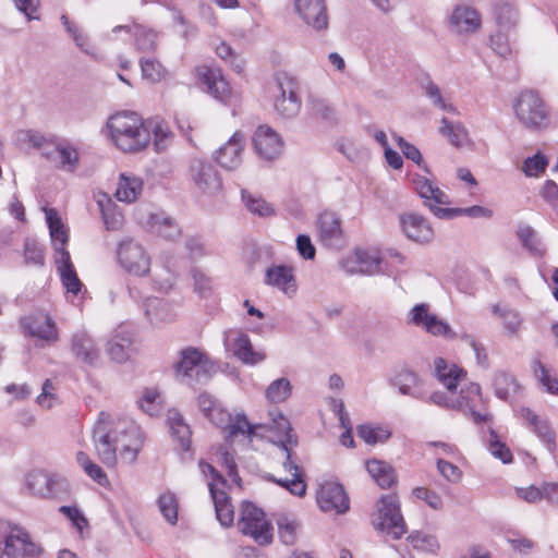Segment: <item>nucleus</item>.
<instances>
[{
    "mask_svg": "<svg viewBox=\"0 0 558 558\" xmlns=\"http://www.w3.org/2000/svg\"><path fill=\"white\" fill-rule=\"evenodd\" d=\"M24 258L26 264L43 266L45 262L43 247L34 240H26L24 244Z\"/></svg>",
    "mask_w": 558,
    "mask_h": 558,
    "instance_id": "63",
    "label": "nucleus"
},
{
    "mask_svg": "<svg viewBox=\"0 0 558 558\" xmlns=\"http://www.w3.org/2000/svg\"><path fill=\"white\" fill-rule=\"evenodd\" d=\"M56 264L62 284L68 292L76 295L81 291L82 282L71 262L70 253L61 252V256H56Z\"/></svg>",
    "mask_w": 558,
    "mask_h": 558,
    "instance_id": "33",
    "label": "nucleus"
},
{
    "mask_svg": "<svg viewBox=\"0 0 558 558\" xmlns=\"http://www.w3.org/2000/svg\"><path fill=\"white\" fill-rule=\"evenodd\" d=\"M150 230L160 236L174 241L181 235V228L170 217L163 214H153L147 221Z\"/></svg>",
    "mask_w": 558,
    "mask_h": 558,
    "instance_id": "37",
    "label": "nucleus"
},
{
    "mask_svg": "<svg viewBox=\"0 0 558 558\" xmlns=\"http://www.w3.org/2000/svg\"><path fill=\"white\" fill-rule=\"evenodd\" d=\"M123 425L120 429L121 442L118 449L120 457L125 463L132 464L136 461L138 452L142 448V438L136 425L126 422H120Z\"/></svg>",
    "mask_w": 558,
    "mask_h": 558,
    "instance_id": "28",
    "label": "nucleus"
},
{
    "mask_svg": "<svg viewBox=\"0 0 558 558\" xmlns=\"http://www.w3.org/2000/svg\"><path fill=\"white\" fill-rule=\"evenodd\" d=\"M439 133L457 148H464L471 145L469 131L461 122H451L447 118H442L440 120Z\"/></svg>",
    "mask_w": 558,
    "mask_h": 558,
    "instance_id": "34",
    "label": "nucleus"
},
{
    "mask_svg": "<svg viewBox=\"0 0 558 558\" xmlns=\"http://www.w3.org/2000/svg\"><path fill=\"white\" fill-rule=\"evenodd\" d=\"M277 524L281 542L286 545L294 544L296 539L298 524L294 521L289 520L287 517L280 518Z\"/></svg>",
    "mask_w": 558,
    "mask_h": 558,
    "instance_id": "64",
    "label": "nucleus"
},
{
    "mask_svg": "<svg viewBox=\"0 0 558 558\" xmlns=\"http://www.w3.org/2000/svg\"><path fill=\"white\" fill-rule=\"evenodd\" d=\"M168 423L171 436L178 441L180 449L186 451L190 448V426L184 422L182 415L175 410H170L168 412Z\"/></svg>",
    "mask_w": 558,
    "mask_h": 558,
    "instance_id": "38",
    "label": "nucleus"
},
{
    "mask_svg": "<svg viewBox=\"0 0 558 558\" xmlns=\"http://www.w3.org/2000/svg\"><path fill=\"white\" fill-rule=\"evenodd\" d=\"M146 125H149L150 135H154V148L157 153L165 151L173 140V134L168 126L159 121L148 120Z\"/></svg>",
    "mask_w": 558,
    "mask_h": 558,
    "instance_id": "47",
    "label": "nucleus"
},
{
    "mask_svg": "<svg viewBox=\"0 0 558 558\" xmlns=\"http://www.w3.org/2000/svg\"><path fill=\"white\" fill-rule=\"evenodd\" d=\"M272 421L274 427L278 432L282 433V437L277 444L278 456L282 461L283 470L289 472L291 477L281 478L269 475L268 480L287 488L291 494L295 496H303L306 492V485L302 478L301 470L293 459V449L298 446V439L294 435L291 434L289 420L281 413H278Z\"/></svg>",
    "mask_w": 558,
    "mask_h": 558,
    "instance_id": "3",
    "label": "nucleus"
},
{
    "mask_svg": "<svg viewBox=\"0 0 558 558\" xmlns=\"http://www.w3.org/2000/svg\"><path fill=\"white\" fill-rule=\"evenodd\" d=\"M548 161L541 153L535 154L524 160L522 170L526 177H538L545 171Z\"/></svg>",
    "mask_w": 558,
    "mask_h": 558,
    "instance_id": "62",
    "label": "nucleus"
},
{
    "mask_svg": "<svg viewBox=\"0 0 558 558\" xmlns=\"http://www.w3.org/2000/svg\"><path fill=\"white\" fill-rule=\"evenodd\" d=\"M242 199L246 208L255 215L260 217H268L274 214V207L259 196H254L246 192H242Z\"/></svg>",
    "mask_w": 558,
    "mask_h": 558,
    "instance_id": "53",
    "label": "nucleus"
},
{
    "mask_svg": "<svg viewBox=\"0 0 558 558\" xmlns=\"http://www.w3.org/2000/svg\"><path fill=\"white\" fill-rule=\"evenodd\" d=\"M225 345L231 348L233 354L246 364H256L265 359L263 353L253 350L248 336L241 331H227Z\"/></svg>",
    "mask_w": 558,
    "mask_h": 558,
    "instance_id": "25",
    "label": "nucleus"
},
{
    "mask_svg": "<svg viewBox=\"0 0 558 558\" xmlns=\"http://www.w3.org/2000/svg\"><path fill=\"white\" fill-rule=\"evenodd\" d=\"M97 203L106 228L108 230H118L122 226L123 217L114 210L116 205L112 201L104 195Z\"/></svg>",
    "mask_w": 558,
    "mask_h": 558,
    "instance_id": "48",
    "label": "nucleus"
},
{
    "mask_svg": "<svg viewBox=\"0 0 558 558\" xmlns=\"http://www.w3.org/2000/svg\"><path fill=\"white\" fill-rule=\"evenodd\" d=\"M144 312L150 323L158 325L171 322L174 315L167 302L158 298H148L144 303Z\"/></svg>",
    "mask_w": 558,
    "mask_h": 558,
    "instance_id": "40",
    "label": "nucleus"
},
{
    "mask_svg": "<svg viewBox=\"0 0 558 558\" xmlns=\"http://www.w3.org/2000/svg\"><path fill=\"white\" fill-rule=\"evenodd\" d=\"M373 524L376 530L391 535L393 539L400 538L405 533V523L395 496L388 495L380 498Z\"/></svg>",
    "mask_w": 558,
    "mask_h": 558,
    "instance_id": "10",
    "label": "nucleus"
},
{
    "mask_svg": "<svg viewBox=\"0 0 558 558\" xmlns=\"http://www.w3.org/2000/svg\"><path fill=\"white\" fill-rule=\"evenodd\" d=\"M25 486L33 496L44 499L59 498L69 489L66 480L43 470L29 472L25 480Z\"/></svg>",
    "mask_w": 558,
    "mask_h": 558,
    "instance_id": "11",
    "label": "nucleus"
},
{
    "mask_svg": "<svg viewBox=\"0 0 558 558\" xmlns=\"http://www.w3.org/2000/svg\"><path fill=\"white\" fill-rule=\"evenodd\" d=\"M123 425L112 429V422L110 414L100 413L94 432L93 441L100 461L108 468H112L117 463V450L119 442H121V434L119 433Z\"/></svg>",
    "mask_w": 558,
    "mask_h": 558,
    "instance_id": "6",
    "label": "nucleus"
},
{
    "mask_svg": "<svg viewBox=\"0 0 558 558\" xmlns=\"http://www.w3.org/2000/svg\"><path fill=\"white\" fill-rule=\"evenodd\" d=\"M294 10L300 20L315 32H325L329 24L326 0H294Z\"/></svg>",
    "mask_w": 558,
    "mask_h": 558,
    "instance_id": "16",
    "label": "nucleus"
},
{
    "mask_svg": "<svg viewBox=\"0 0 558 558\" xmlns=\"http://www.w3.org/2000/svg\"><path fill=\"white\" fill-rule=\"evenodd\" d=\"M488 449L495 458L500 459L504 463L512 461L511 451L500 441L497 433L493 428H489Z\"/></svg>",
    "mask_w": 558,
    "mask_h": 558,
    "instance_id": "59",
    "label": "nucleus"
},
{
    "mask_svg": "<svg viewBox=\"0 0 558 558\" xmlns=\"http://www.w3.org/2000/svg\"><path fill=\"white\" fill-rule=\"evenodd\" d=\"M276 90L275 110L283 118L295 117L301 109L295 81L286 75L278 77Z\"/></svg>",
    "mask_w": 558,
    "mask_h": 558,
    "instance_id": "15",
    "label": "nucleus"
},
{
    "mask_svg": "<svg viewBox=\"0 0 558 558\" xmlns=\"http://www.w3.org/2000/svg\"><path fill=\"white\" fill-rule=\"evenodd\" d=\"M186 175L193 189L204 195H215L222 189V180L211 161L193 157L187 162Z\"/></svg>",
    "mask_w": 558,
    "mask_h": 558,
    "instance_id": "8",
    "label": "nucleus"
},
{
    "mask_svg": "<svg viewBox=\"0 0 558 558\" xmlns=\"http://www.w3.org/2000/svg\"><path fill=\"white\" fill-rule=\"evenodd\" d=\"M196 72L199 82L206 87L207 93L217 100L228 104L231 90L221 70L218 68L199 66Z\"/></svg>",
    "mask_w": 558,
    "mask_h": 558,
    "instance_id": "24",
    "label": "nucleus"
},
{
    "mask_svg": "<svg viewBox=\"0 0 558 558\" xmlns=\"http://www.w3.org/2000/svg\"><path fill=\"white\" fill-rule=\"evenodd\" d=\"M44 157L58 169L74 172L80 162V154L74 145L68 141L46 143Z\"/></svg>",
    "mask_w": 558,
    "mask_h": 558,
    "instance_id": "17",
    "label": "nucleus"
},
{
    "mask_svg": "<svg viewBox=\"0 0 558 558\" xmlns=\"http://www.w3.org/2000/svg\"><path fill=\"white\" fill-rule=\"evenodd\" d=\"M518 235L522 244L535 256H542L544 253V246L539 241L537 233L531 227L520 228Z\"/></svg>",
    "mask_w": 558,
    "mask_h": 558,
    "instance_id": "55",
    "label": "nucleus"
},
{
    "mask_svg": "<svg viewBox=\"0 0 558 558\" xmlns=\"http://www.w3.org/2000/svg\"><path fill=\"white\" fill-rule=\"evenodd\" d=\"M142 186L141 179L121 174L114 195L120 202L132 203L140 196Z\"/></svg>",
    "mask_w": 558,
    "mask_h": 558,
    "instance_id": "43",
    "label": "nucleus"
},
{
    "mask_svg": "<svg viewBox=\"0 0 558 558\" xmlns=\"http://www.w3.org/2000/svg\"><path fill=\"white\" fill-rule=\"evenodd\" d=\"M532 369L535 378L548 392L558 395V380L549 375L547 368L539 360H534L532 362Z\"/></svg>",
    "mask_w": 558,
    "mask_h": 558,
    "instance_id": "57",
    "label": "nucleus"
},
{
    "mask_svg": "<svg viewBox=\"0 0 558 558\" xmlns=\"http://www.w3.org/2000/svg\"><path fill=\"white\" fill-rule=\"evenodd\" d=\"M408 539L415 549L425 553H435L439 547L438 541L434 535L422 532L412 533Z\"/></svg>",
    "mask_w": 558,
    "mask_h": 558,
    "instance_id": "58",
    "label": "nucleus"
},
{
    "mask_svg": "<svg viewBox=\"0 0 558 558\" xmlns=\"http://www.w3.org/2000/svg\"><path fill=\"white\" fill-rule=\"evenodd\" d=\"M61 22L65 26L66 32L70 34L75 45L85 53L94 54V46L90 44L89 38L76 25L70 22L68 16L62 15Z\"/></svg>",
    "mask_w": 558,
    "mask_h": 558,
    "instance_id": "52",
    "label": "nucleus"
},
{
    "mask_svg": "<svg viewBox=\"0 0 558 558\" xmlns=\"http://www.w3.org/2000/svg\"><path fill=\"white\" fill-rule=\"evenodd\" d=\"M120 29H125L134 35L137 49L151 51L156 48L157 35L154 31L140 24L116 26L112 31L116 33Z\"/></svg>",
    "mask_w": 558,
    "mask_h": 558,
    "instance_id": "42",
    "label": "nucleus"
},
{
    "mask_svg": "<svg viewBox=\"0 0 558 558\" xmlns=\"http://www.w3.org/2000/svg\"><path fill=\"white\" fill-rule=\"evenodd\" d=\"M216 372V364L195 348L182 350L174 367L177 379L192 387L206 384Z\"/></svg>",
    "mask_w": 558,
    "mask_h": 558,
    "instance_id": "5",
    "label": "nucleus"
},
{
    "mask_svg": "<svg viewBox=\"0 0 558 558\" xmlns=\"http://www.w3.org/2000/svg\"><path fill=\"white\" fill-rule=\"evenodd\" d=\"M422 89L433 106L450 113L458 112L457 108L444 97L440 87L432 80L422 83Z\"/></svg>",
    "mask_w": 558,
    "mask_h": 558,
    "instance_id": "46",
    "label": "nucleus"
},
{
    "mask_svg": "<svg viewBox=\"0 0 558 558\" xmlns=\"http://www.w3.org/2000/svg\"><path fill=\"white\" fill-rule=\"evenodd\" d=\"M21 325L25 332L44 341L47 344L58 340V329L54 320L44 312H35L21 318Z\"/></svg>",
    "mask_w": 558,
    "mask_h": 558,
    "instance_id": "18",
    "label": "nucleus"
},
{
    "mask_svg": "<svg viewBox=\"0 0 558 558\" xmlns=\"http://www.w3.org/2000/svg\"><path fill=\"white\" fill-rule=\"evenodd\" d=\"M158 507L163 518L170 524H175L178 520V500L171 493L160 495Z\"/></svg>",
    "mask_w": 558,
    "mask_h": 558,
    "instance_id": "56",
    "label": "nucleus"
},
{
    "mask_svg": "<svg viewBox=\"0 0 558 558\" xmlns=\"http://www.w3.org/2000/svg\"><path fill=\"white\" fill-rule=\"evenodd\" d=\"M267 286L282 291L288 296L296 293V281L293 268L286 265H272L266 269L265 281Z\"/></svg>",
    "mask_w": 558,
    "mask_h": 558,
    "instance_id": "29",
    "label": "nucleus"
},
{
    "mask_svg": "<svg viewBox=\"0 0 558 558\" xmlns=\"http://www.w3.org/2000/svg\"><path fill=\"white\" fill-rule=\"evenodd\" d=\"M209 492L214 501L217 520L222 526H230L234 520L233 507L227 493L208 482Z\"/></svg>",
    "mask_w": 558,
    "mask_h": 558,
    "instance_id": "31",
    "label": "nucleus"
},
{
    "mask_svg": "<svg viewBox=\"0 0 558 558\" xmlns=\"http://www.w3.org/2000/svg\"><path fill=\"white\" fill-rule=\"evenodd\" d=\"M520 415L529 422L534 433L542 438L547 444L548 449L551 450L554 436L547 421L538 416L529 408H522L520 410Z\"/></svg>",
    "mask_w": 558,
    "mask_h": 558,
    "instance_id": "44",
    "label": "nucleus"
},
{
    "mask_svg": "<svg viewBox=\"0 0 558 558\" xmlns=\"http://www.w3.org/2000/svg\"><path fill=\"white\" fill-rule=\"evenodd\" d=\"M244 149V136L235 132L231 138L221 146L214 155L216 161L226 170H234L242 162Z\"/></svg>",
    "mask_w": 558,
    "mask_h": 558,
    "instance_id": "27",
    "label": "nucleus"
},
{
    "mask_svg": "<svg viewBox=\"0 0 558 558\" xmlns=\"http://www.w3.org/2000/svg\"><path fill=\"white\" fill-rule=\"evenodd\" d=\"M107 352L116 362L122 363L129 360L133 352L132 333L125 328L118 329L108 341Z\"/></svg>",
    "mask_w": 558,
    "mask_h": 558,
    "instance_id": "30",
    "label": "nucleus"
},
{
    "mask_svg": "<svg viewBox=\"0 0 558 558\" xmlns=\"http://www.w3.org/2000/svg\"><path fill=\"white\" fill-rule=\"evenodd\" d=\"M255 428L256 426L250 424L244 414H236L232 416L230 424H228L223 430L227 433V440L233 442L238 438L251 440L252 436L255 434Z\"/></svg>",
    "mask_w": 558,
    "mask_h": 558,
    "instance_id": "41",
    "label": "nucleus"
},
{
    "mask_svg": "<svg viewBox=\"0 0 558 558\" xmlns=\"http://www.w3.org/2000/svg\"><path fill=\"white\" fill-rule=\"evenodd\" d=\"M366 470L372 478L381 488H389L397 482V476L393 468L381 460H369L366 462Z\"/></svg>",
    "mask_w": 558,
    "mask_h": 558,
    "instance_id": "36",
    "label": "nucleus"
},
{
    "mask_svg": "<svg viewBox=\"0 0 558 558\" xmlns=\"http://www.w3.org/2000/svg\"><path fill=\"white\" fill-rule=\"evenodd\" d=\"M317 504L324 512L344 513L350 500L343 486L337 482H325L317 492Z\"/></svg>",
    "mask_w": 558,
    "mask_h": 558,
    "instance_id": "20",
    "label": "nucleus"
},
{
    "mask_svg": "<svg viewBox=\"0 0 558 558\" xmlns=\"http://www.w3.org/2000/svg\"><path fill=\"white\" fill-rule=\"evenodd\" d=\"M435 376L447 389L434 391L428 401L435 405L462 412L474 424L481 425L492 421V414L484 408L481 387L476 383H469L457 392L458 386L465 380L466 372L460 366L449 363L442 357L434 360Z\"/></svg>",
    "mask_w": 558,
    "mask_h": 558,
    "instance_id": "1",
    "label": "nucleus"
},
{
    "mask_svg": "<svg viewBox=\"0 0 558 558\" xmlns=\"http://www.w3.org/2000/svg\"><path fill=\"white\" fill-rule=\"evenodd\" d=\"M357 436L368 445L387 441L391 432L380 425L363 424L357 427Z\"/></svg>",
    "mask_w": 558,
    "mask_h": 558,
    "instance_id": "49",
    "label": "nucleus"
},
{
    "mask_svg": "<svg viewBox=\"0 0 558 558\" xmlns=\"http://www.w3.org/2000/svg\"><path fill=\"white\" fill-rule=\"evenodd\" d=\"M141 69L144 78L153 83L160 82L167 75L165 66L158 60L153 58L142 59Z\"/></svg>",
    "mask_w": 558,
    "mask_h": 558,
    "instance_id": "54",
    "label": "nucleus"
},
{
    "mask_svg": "<svg viewBox=\"0 0 558 558\" xmlns=\"http://www.w3.org/2000/svg\"><path fill=\"white\" fill-rule=\"evenodd\" d=\"M518 120L532 131H541L549 124L546 106L541 96L534 90L522 92L514 105Z\"/></svg>",
    "mask_w": 558,
    "mask_h": 558,
    "instance_id": "7",
    "label": "nucleus"
},
{
    "mask_svg": "<svg viewBox=\"0 0 558 558\" xmlns=\"http://www.w3.org/2000/svg\"><path fill=\"white\" fill-rule=\"evenodd\" d=\"M494 388L495 395L498 398L507 400L511 393L517 391L518 385L510 374L506 372H497L494 376Z\"/></svg>",
    "mask_w": 558,
    "mask_h": 558,
    "instance_id": "50",
    "label": "nucleus"
},
{
    "mask_svg": "<svg viewBox=\"0 0 558 558\" xmlns=\"http://www.w3.org/2000/svg\"><path fill=\"white\" fill-rule=\"evenodd\" d=\"M320 243L331 250H340L345 242L339 216L332 211H324L317 220Z\"/></svg>",
    "mask_w": 558,
    "mask_h": 558,
    "instance_id": "22",
    "label": "nucleus"
},
{
    "mask_svg": "<svg viewBox=\"0 0 558 558\" xmlns=\"http://www.w3.org/2000/svg\"><path fill=\"white\" fill-rule=\"evenodd\" d=\"M399 223L403 234L415 243H429L435 236L433 227L422 215L404 213L399 216Z\"/></svg>",
    "mask_w": 558,
    "mask_h": 558,
    "instance_id": "23",
    "label": "nucleus"
},
{
    "mask_svg": "<svg viewBox=\"0 0 558 558\" xmlns=\"http://www.w3.org/2000/svg\"><path fill=\"white\" fill-rule=\"evenodd\" d=\"M256 154L265 160L278 158L283 150V141L280 135L268 125H259L252 137Z\"/></svg>",
    "mask_w": 558,
    "mask_h": 558,
    "instance_id": "21",
    "label": "nucleus"
},
{
    "mask_svg": "<svg viewBox=\"0 0 558 558\" xmlns=\"http://www.w3.org/2000/svg\"><path fill=\"white\" fill-rule=\"evenodd\" d=\"M71 353L76 362L96 366L101 359V349L97 341L86 331H76L71 337Z\"/></svg>",
    "mask_w": 558,
    "mask_h": 558,
    "instance_id": "19",
    "label": "nucleus"
},
{
    "mask_svg": "<svg viewBox=\"0 0 558 558\" xmlns=\"http://www.w3.org/2000/svg\"><path fill=\"white\" fill-rule=\"evenodd\" d=\"M391 384L401 395L422 399V392L418 389L421 378L415 372L403 368L393 376Z\"/></svg>",
    "mask_w": 558,
    "mask_h": 558,
    "instance_id": "35",
    "label": "nucleus"
},
{
    "mask_svg": "<svg viewBox=\"0 0 558 558\" xmlns=\"http://www.w3.org/2000/svg\"><path fill=\"white\" fill-rule=\"evenodd\" d=\"M395 140L405 158L414 161L425 172H428V168L423 160L421 151L414 145L407 142L402 136L399 135H395Z\"/></svg>",
    "mask_w": 558,
    "mask_h": 558,
    "instance_id": "61",
    "label": "nucleus"
},
{
    "mask_svg": "<svg viewBox=\"0 0 558 558\" xmlns=\"http://www.w3.org/2000/svg\"><path fill=\"white\" fill-rule=\"evenodd\" d=\"M138 404L144 412L154 416L161 410L160 393L156 390L147 389L144 391Z\"/></svg>",
    "mask_w": 558,
    "mask_h": 558,
    "instance_id": "60",
    "label": "nucleus"
},
{
    "mask_svg": "<svg viewBox=\"0 0 558 558\" xmlns=\"http://www.w3.org/2000/svg\"><path fill=\"white\" fill-rule=\"evenodd\" d=\"M481 23V15L476 9L464 4L457 5L449 17L450 29L460 35L477 32Z\"/></svg>",
    "mask_w": 558,
    "mask_h": 558,
    "instance_id": "26",
    "label": "nucleus"
},
{
    "mask_svg": "<svg viewBox=\"0 0 558 558\" xmlns=\"http://www.w3.org/2000/svg\"><path fill=\"white\" fill-rule=\"evenodd\" d=\"M493 313L501 320L502 327L508 337L515 338L519 336L523 327V318L518 311L494 305Z\"/></svg>",
    "mask_w": 558,
    "mask_h": 558,
    "instance_id": "39",
    "label": "nucleus"
},
{
    "mask_svg": "<svg viewBox=\"0 0 558 558\" xmlns=\"http://www.w3.org/2000/svg\"><path fill=\"white\" fill-rule=\"evenodd\" d=\"M106 126L112 144L124 153L141 151L150 142L149 125L135 112H118L108 119Z\"/></svg>",
    "mask_w": 558,
    "mask_h": 558,
    "instance_id": "2",
    "label": "nucleus"
},
{
    "mask_svg": "<svg viewBox=\"0 0 558 558\" xmlns=\"http://www.w3.org/2000/svg\"><path fill=\"white\" fill-rule=\"evenodd\" d=\"M410 322L423 328L426 332L433 336H441L447 339H456L457 333L451 327L437 315L430 312V307L426 303L416 304L409 313Z\"/></svg>",
    "mask_w": 558,
    "mask_h": 558,
    "instance_id": "14",
    "label": "nucleus"
},
{
    "mask_svg": "<svg viewBox=\"0 0 558 558\" xmlns=\"http://www.w3.org/2000/svg\"><path fill=\"white\" fill-rule=\"evenodd\" d=\"M413 185L416 193L424 199L425 206L439 219H452L460 216L471 218H490L493 210L483 206L474 205L466 208H445L441 205H449V196L426 177L416 174L413 178Z\"/></svg>",
    "mask_w": 558,
    "mask_h": 558,
    "instance_id": "4",
    "label": "nucleus"
},
{
    "mask_svg": "<svg viewBox=\"0 0 558 558\" xmlns=\"http://www.w3.org/2000/svg\"><path fill=\"white\" fill-rule=\"evenodd\" d=\"M355 262L359 268H350V272L375 275L380 271L381 259L377 253L359 250L355 252Z\"/></svg>",
    "mask_w": 558,
    "mask_h": 558,
    "instance_id": "45",
    "label": "nucleus"
},
{
    "mask_svg": "<svg viewBox=\"0 0 558 558\" xmlns=\"http://www.w3.org/2000/svg\"><path fill=\"white\" fill-rule=\"evenodd\" d=\"M45 214L56 256H61V252H68L65 250L69 241L68 231L54 208H45Z\"/></svg>",
    "mask_w": 558,
    "mask_h": 558,
    "instance_id": "32",
    "label": "nucleus"
},
{
    "mask_svg": "<svg viewBox=\"0 0 558 558\" xmlns=\"http://www.w3.org/2000/svg\"><path fill=\"white\" fill-rule=\"evenodd\" d=\"M292 386L288 378L274 380L266 389V398L274 403L283 402L291 395Z\"/></svg>",
    "mask_w": 558,
    "mask_h": 558,
    "instance_id": "51",
    "label": "nucleus"
},
{
    "mask_svg": "<svg viewBox=\"0 0 558 558\" xmlns=\"http://www.w3.org/2000/svg\"><path fill=\"white\" fill-rule=\"evenodd\" d=\"M41 551L40 545L32 539L24 527L14 525L4 538L1 558H39Z\"/></svg>",
    "mask_w": 558,
    "mask_h": 558,
    "instance_id": "12",
    "label": "nucleus"
},
{
    "mask_svg": "<svg viewBox=\"0 0 558 558\" xmlns=\"http://www.w3.org/2000/svg\"><path fill=\"white\" fill-rule=\"evenodd\" d=\"M239 529L252 536L259 545H268L272 541V527L266 520L265 513L254 504L245 501L242 504Z\"/></svg>",
    "mask_w": 558,
    "mask_h": 558,
    "instance_id": "9",
    "label": "nucleus"
},
{
    "mask_svg": "<svg viewBox=\"0 0 558 558\" xmlns=\"http://www.w3.org/2000/svg\"><path fill=\"white\" fill-rule=\"evenodd\" d=\"M117 256L121 267L131 275L145 276L150 269V257L145 248L132 239L119 243Z\"/></svg>",
    "mask_w": 558,
    "mask_h": 558,
    "instance_id": "13",
    "label": "nucleus"
}]
</instances>
